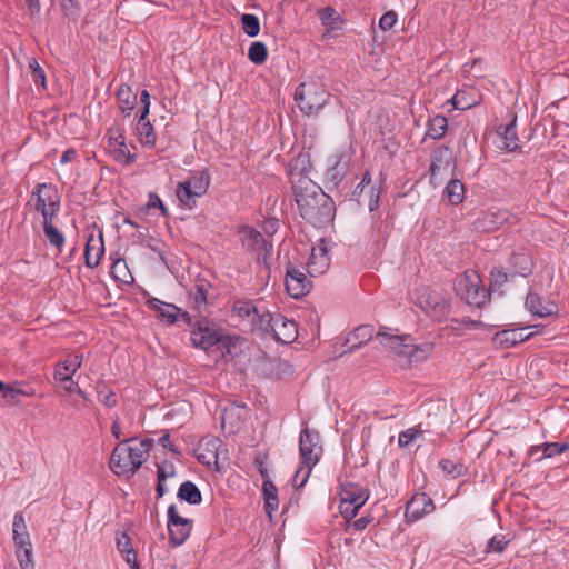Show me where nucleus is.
I'll return each instance as SVG.
<instances>
[{
  "label": "nucleus",
  "instance_id": "nucleus-5",
  "mask_svg": "<svg viewBox=\"0 0 569 569\" xmlns=\"http://www.w3.org/2000/svg\"><path fill=\"white\" fill-rule=\"evenodd\" d=\"M239 233L243 248L257 254V262L262 263L267 269L270 268V256L272 253V242L267 240L257 229L243 226Z\"/></svg>",
  "mask_w": 569,
  "mask_h": 569
},
{
  "label": "nucleus",
  "instance_id": "nucleus-53",
  "mask_svg": "<svg viewBox=\"0 0 569 569\" xmlns=\"http://www.w3.org/2000/svg\"><path fill=\"white\" fill-rule=\"evenodd\" d=\"M510 542V539L505 535H496L493 536L487 543L485 552H496L501 553L506 549L507 545Z\"/></svg>",
  "mask_w": 569,
  "mask_h": 569
},
{
  "label": "nucleus",
  "instance_id": "nucleus-57",
  "mask_svg": "<svg viewBox=\"0 0 569 569\" xmlns=\"http://www.w3.org/2000/svg\"><path fill=\"white\" fill-rule=\"evenodd\" d=\"M14 552L21 569H34L32 548H26Z\"/></svg>",
  "mask_w": 569,
  "mask_h": 569
},
{
  "label": "nucleus",
  "instance_id": "nucleus-39",
  "mask_svg": "<svg viewBox=\"0 0 569 569\" xmlns=\"http://www.w3.org/2000/svg\"><path fill=\"white\" fill-rule=\"evenodd\" d=\"M318 16L328 31L340 29V24L345 22V19L330 6L319 10Z\"/></svg>",
  "mask_w": 569,
  "mask_h": 569
},
{
  "label": "nucleus",
  "instance_id": "nucleus-62",
  "mask_svg": "<svg viewBox=\"0 0 569 569\" xmlns=\"http://www.w3.org/2000/svg\"><path fill=\"white\" fill-rule=\"evenodd\" d=\"M398 16L393 10L385 12L380 20H379V27L383 31L390 30L397 22Z\"/></svg>",
  "mask_w": 569,
  "mask_h": 569
},
{
  "label": "nucleus",
  "instance_id": "nucleus-6",
  "mask_svg": "<svg viewBox=\"0 0 569 569\" xmlns=\"http://www.w3.org/2000/svg\"><path fill=\"white\" fill-rule=\"evenodd\" d=\"M222 331L223 329L217 323L202 317L194 321L193 329L190 332V341L194 348L208 351L217 345Z\"/></svg>",
  "mask_w": 569,
  "mask_h": 569
},
{
  "label": "nucleus",
  "instance_id": "nucleus-37",
  "mask_svg": "<svg viewBox=\"0 0 569 569\" xmlns=\"http://www.w3.org/2000/svg\"><path fill=\"white\" fill-rule=\"evenodd\" d=\"M251 322L252 326L262 333H271L276 322V313L258 309L257 313L252 316Z\"/></svg>",
  "mask_w": 569,
  "mask_h": 569
},
{
  "label": "nucleus",
  "instance_id": "nucleus-33",
  "mask_svg": "<svg viewBox=\"0 0 569 569\" xmlns=\"http://www.w3.org/2000/svg\"><path fill=\"white\" fill-rule=\"evenodd\" d=\"M176 196L180 204L187 209H193L197 204V198L201 197L190 189L189 182H179L176 189Z\"/></svg>",
  "mask_w": 569,
  "mask_h": 569
},
{
  "label": "nucleus",
  "instance_id": "nucleus-20",
  "mask_svg": "<svg viewBox=\"0 0 569 569\" xmlns=\"http://www.w3.org/2000/svg\"><path fill=\"white\" fill-rule=\"evenodd\" d=\"M34 209L41 212L42 219H54L60 211V196L57 188L49 191L46 196H39Z\"/></svg>",
  "mask_w": 569,
  "mask_h": 569
},
{
  "label": "nucleus",
  "instance_id": "nucleus-27",
  "mask_svg": "<svg viewBox=\"0 0 569 569\" xmlns=\"http://www.w3.org/2000/svg\"><path fill=\"white\" fill-rule=\"evenodd\" d=\"M116 97L122 113L130 116L137 103V93L132 91L130 86L122 83L117 89Z\"/></svg>",
  "mask_w": 569,
  "mask_h": 569
},
{
  "label": "nucleus",
  "instance_id": "nucleus-23",
  "mask_svg": "<svg viewBox=\"0 0 569 569\" xmlns=\"http://www.w3.org/2000/svg\"><path fill=\"white\" fill-rule=\"evenodd\" d=\"M526 307L533 315L540 318L557 312V306L551 301H545L538 293L530 291L526 298Z\"/></svg>",
  "mask_w": 569,
  "mask_h": 569
},
{
  "label": "nucleus",
  "instance_id": "nucleus-49",
  "mask_svg": "<svg viewBox=\"0 0 569 569\" xmlns=\"http://www.w3.org/2000/svg\"><path fill=\"white\" fill-rule=\"evenodd\" d=\"M241 27L243 32L249 37H256L260 32V21L256 14L243 13L241 16Z\"/></svg>",
  "mask_w": 569,
  "mask_h": 569
},
{
  "label": "nucleus",
  "instance_id": "nucleus-17",
  "mask_svg": "<svg viewBox=\"0 0 569 569\" xmlns=\"http://www.w3.org/2000/svg\"><path fill=\"white\" fill-rule=\"evenodd\" d=\"M375 336V328L372 325H360L355 328L348 336L343 339L342 347L351 343L347 350H342L340 356L349 352H353L359 349L365 343L369 342Z\"/></svg>",
  "mask_w": 569,
  "mask_h": 569
},
{
  "label": "nucleus",
  "instance_id": "nucleus-50",
  "mask_svg": "<svg viewBox=\"0 0 569 569\" xmlns=\"http://www.w3.org/2000/svg\"><path fill=\"white\" fill-rule=\"evenodd\" d=\"M124 449L131 459V469L133 471H138L142 463L147 460L148 456L146 453V449L132 446H124Z\"/></svg>",
  "mask_w": 569,
  "mask_h": 569
},
{
  "label": "nucleus",
  "instance_id": "nucleus-26",
  "mask_svg": "<svg viewBox=\"0 0 569 569\" xmlns=\"http://www.w3.org/2000/svg\"><path fill=\"white\" fill-rule=\"evenodd\" d=\"M117 549L131 569H139L137 551L131 547V538L127 532H121L117 536Z\"/></svg>",
  "mask_w": 569,
  "mask_h": 569
},
{
  "label": "nucleus",
  "instance_id": "nucleus-24",
  "mask_svg": "<svg viewBox=\"0 0 569 569\" xmlns=\"http://www.w3.org/2000/svg\"><path fill=\"white\" fill-rule=\"evenodd\" d=\"M240 341L239 336L226 333L223 330L216 347L220 351L221 357L228 361L234 359L241 352Z\"/></svg>",
  "mask_w": 569,
  "mask_h": 569
},
{
  "label": "nucleus",
  "instance_id": "nucleus-30",
  "mask_svg": "<svg viewBox=\"0 0 569 569\" xmlns=\"http://www.w3.org/2000/svg\"><path fill=\"white\" fill-rule=\"evenodd\" d=\"M516 122H517V116L513 114L510 123L505 124V126H499L498 130H497L498 134H500L503 138L506 148L509 151H516L519 149V144L517 143L518 136H517V131H516Z\"/></svg>",
  "mask_w": 569,
  "mask_h": 569
},
{
  "label": "nucleus",
  "instance_id": "nucleus-38",
  "mask_svg": "<svg viewBox=\"0 0 569 569\" xmlns=\"http://www.w3.org/2000/svg\"><path fill=\"white\" fill-rule=\"evenodd\" d=\"M43 233L48 239L49 243L61 250L66 242L64 234L53 224V219L42 221Z\"/></svg>",
  "mask_w": 569,
  "mask_h": 569
},
{
  "label": "nucleus",
  "instance_id": "nucleus-54",
  "mask_svg": "<svg viewBox=\"0 0 569 569\" xmlns=\"http://www.w3.org/2000/svg\"><path fill=\"white\" fill-rule=\"evenodd\" d=\"M29 69L31 79L36 84H41L43 89H46V71L39 64L36 58H31L29 60Z\"/></svg>",
  "mask_w": 569,
  "mask_h": 569
},
{
  "label": "nucleus",
  "instance_id": "nucleus-32",
  "mask_svg": "<svg viewBox=\"0 0 569 569\" xmlns=\"http://www.w3.org/2000/svg\"><path fill=\"white\" fill-rule=\"evenodd\" d=\"M177 497L189 505H199L202 501L201 491L196 483L189 480L180 485Z\"/></svg>",
  "mask_w": 569,
  "mask_h": 569
},
{
  "label": "nucleus",
  "instance_id": "nucleus-56",
  "mask_svg": "<svg viewBox=\"0 0 569 569\" xmlns=\"http://www.w3.org/2000/svg\"><path fill=\"white\" fill-rule=\"evenodd\" d=\"M416 350H412V362H420L426 360L433 350L432 342H425L421 345H415Z\"/></svg>",
  "mask_w": 569,
  "mask_h": 569
},
{
  "label": "nucleus",
  "instance_id": "nucleus-3",
  "mask_svg": "<svg viewBox=\"0 0 569 569\" xmlns=\"http://www.w3.org/2000/svg\"><path fill=\"white\" fill-rule=\"evenodd\" d=\"M330 93L317 83H300L295 92V100L306 116L318 114L327 104Z\"/></svg>",
  "mask_w": 569,
  "mask_h": 569
},
{
  "label": "nucleus",
  "instance_id": "nucleus-61",
  "mask_svg": "<svg viewBox=\"0 0 569 569\" xmlns=\"http://www.w3.org/2000/svg\"><path fill=\"white\" fill-rule=\"evenodd\" d=\"M419 433L420 431L413 428L401 431L398 437L399 447L405 448L409 446L418 437Z\"/></svg>",
  "mask_w": 569,
  "mask_h": 569
},
{
  "label": "nucleus",
  "instance_id": "nucleus-8",
  "mask_svg": "<svg viewBox=\"0 0 569 569\" xmlns=\"http://www.w3.org/2000/svg\"><path fill=\"white\" fill-rule=\"evenodd\" d=\"M168 533L169 545L173 548L180 547L189 538L193 520L183 518L178 513L176 505H170L168 508Z\"/></svg>",
  "mask_w": 569,
  "mask_h": 569
},
{
  "label": "nucleus",
  "instance_id": "nucleus-25",
  "mask_svg": "<svg viewBox=\"0 0 569 569\" xmlns=\"http://www.w3.org/2000/svg\"><path fill=\"white\" fill-rule=\"evenodd\" d=\"M211 283L207 280H198L189 290L188 297L192 309L201 310L208 303V292Z\"/></svg>",
  "mask_w": 569,
  "mask_h": 569
},
{
  "label": "nucleus",
  "instance_id": "nucleus-14",
  "mask_svg": "<svg viewBox=\"0 0 569 569\" xmlns=\"http://www.w3.org/2000/svg\"><path fill=\"white\" fill-rule=\"evenodd\" d=\"M508 263V270L510 271L511 277H527L532 272L535 267L531 252L525 247L513 251L509 257Z\"/></svg>",
  "mask_w": 569,
  "mask_h": 569
},
{
  "label": "nucleus",
  "instance_id": "nucleus-13",
  "mask_svg": "<svg viewBox=\"0 0 569 569\" xmlns=\"http://www.w3.org/2000/svg\"><path fill=\"white\" fill-rule=\"evenodd\" d=\"M349 170V160L340 157L336 162L327 169L325 173V186L328 190L337 189L342 193L347 189V183L343 179Z\"/></svg>",
  "mask_w": 569,
  "mask_h": 569
},
{
  "label": "nucleus",
  "instance_id": "nucleus-52",
  "mask_svg": "<svg viewBox=\"0 0 569 569\" xmlns=\"http://www.w3.org/2000/svg\"><path fill=\"white\" fill-rule=\"evenodd\" d=\"M412 350H416L415 343L412 342V338L410 336L403 335L401 339V345L397 347L393 352L397 357H403L408 362H412Z\"/></svg>",
  "mask_w": 569,
  "mask_h": 569
},
{
  "label": "nucleus",
  "instance_id": "nucleus-4",
  "mask_svg": "<svg viewBox=\"0 0 569 569\" xmlns=\"http://www.w3.org/2000/svg\"><path fill=\"white\" fill-rule=\"evenodd\" d=\"M417 306L436 321H443L450 313V301L428 286L416 289Z\"/></svg>",
  "mask_w": 569,
  "mask_h": 569
},
{
  "label": "nucleus",
  "instance_id": "nucleus-22",
  "mask_svg": "<svg viewBox=\"0 0 569 569\" xmlns=\"http://www.w3.org/2000/svg\"><path fill=\"white\" fill-rule=\"evenodd\" d=\"M527 329L528 327L520 329H505L496 332L492 340L496 345L500 347L510 348L522 341L528 340L533 336L532 332L523 335V331Z\"/></svg>",
  "mask_w": 569,
  "mask_h": 569
},
{
  "label": "nucleus",
  "instance_id": "nucleus-28",
  "mask_svg": "<svg viewBox=\"0 0 569 569\" xmlns=\"http://www.w3.org/2000/svg\"><path fill=\"white\" fill-rule=\"evenodd\" d=\"M539 451H542V455L536 458V461L538 462L567 451V443L546 442L542 445L531 446L528 453L530 457H535Z\"/></svg>",
  "mask_w": 569,
  "mask_h": 569
},
{
  "label": "nucleus",
  "instance_id": "nucleus-46",
  "mask_svg": "<svg viewBox=\"0 0 569 569\" xmlns=\"http://www.w3.org/2000/svg\"><path fill=\"white\" fill-rule=\"evenodd\" d=\"M382 329L383 328H381L376 333V338L386 350L393 353L396 351L397 347H399L401 345V339L403 338V336L391 335Z\"/></svg>",
  "mask_w": 569,
  "mask_h": 569
},
{
  "label": "nucleus",
  "instance_id": "nucleus-10",
  "mask_svg": "<svg viewBox=\"0 0 569 569\" xmlns=\"http://www.w3.org/2000/svg\"><path fill=\"white\" fill-rule=\"evenodd\" d=\"M299 453L303 466H316L322 453L320 433L307 425L300 432Z\"/></svg>",
  "mask_w": 569,
  "mask_h": 569
},
{
  "label": "nucleus",
  "instance_id": "nucleus-19",
  "mask_svg": "<svg viewBox=\"0 0 569 569\" xmlns=\"http://www.w3.org/2000/svg\"><path fill=\"white\" fill-rule=\"evenodd\" d=\"M103 253L104 244L102 232L100 231L97 237L93 233H90L87 238L84 248L86 266L90 269L98 267Z\"/></svg>",
  "mask_w": 569,
  "mask_h": 569
},
{
  "label": "nucleus",
  "instance_id": "nucleus-48",
  "mask_svg": "<svg viewBox=\"0 0 569 569\" xmlns=\"http://www.w3.org/2000/svg\"><path fill=\"white\" fill-rule=\"evenodd\" d=\"M174 473H176V469H174L173 465H170V471L169 472L167 471V469L164 467V463L157 466V479H158V482H157V486H156L157 499H160V498H162L166 495L167 488L164 486V481L169 477H173Z\"/></svg>",
  "mask_w": 569,
  "mask_h": 569
},
{
  "label": "nucleus",
  "instance_id": "nucleus-18",
  "mask_svg": "<svg viewBox=\"0 0 569 569\" xmlns=\"http://www.w3.org/2000/svg\"><path fill=\"white\" fill-rule=\"evenodd\" d=\"M109 468L119 477L126 476L130 478L137 472L131 469V459L122 443L114 447L110 457Z\"/></svg>",
  "mask_w": 569,
  "mask_h": 569
},
{
  "label": "nucleus",
  "instance_id": "nucleus-55",
  "mask_svg": "<svg viewBox=\"0 0 569 569\" xmlns=\"http://www.w3.org/2000/svg\"><path fill=\"white\" fill-rule=\"evenodd\" d=\"M313 466H303L301 463L300 468L296 471L293 478H292V486L295 487L296 490H299L300 488H302L310 473H311V469H312Z\"/></svg>",
  "mask_w": 569,
  "mask_h": 569
},
{
  "label": "nucleus",
  "instance_id": "nucleus-59",
  "mask_svg": "<svg viewBox=\"0 0 569 569\" xmlns=\"http://www.w3.org/2000/svg\"><path fill=\"white\" fill-rule=\"evenodd\" d=\"M361 507L362 506L349 505V503H342V502L339 503V511H340L341 516L343 517V519L348 522V526L350 525V522L353 521V518L358 515Z\"/></svg>",
  "mask_w": 569,
  "mask_h": 569
},
{
  "label": "nucleus",
  "instance_id": "nucleus-12",
  "mask_svg": "<svg viewBox=\"0 0 569 569\" xmlns=\"http://www.w3.org/2000/svg\"><path fill=\"white\" fill-rule=\"evenodd\" d=\"M435 508L433 500L427 493H416L406 505V521L416 522L423 516L431 513Z\"/></svg>",
  "mask_w": 569,
  "mask_h": 569
},
{
  "label": "nucleus",
  "instance_id": "nucleus-1",
  "mask_svg": "<svg viewBox=\"0 0 569 569\" xmlns=\"http://www.w3.org/2000/svg\"><path fill=\"white\" fill-rule=\"evenodd\" d=\"M300 216L316 228H326L335 219L332 198L307 177H300L292 186Z\"/></svg>",
  "mask_w": 569,
  "mask_h": 569
},
{
  "label": "nucleus",
  "instance_id": "nucleus-40",
  "mask_svg": "<svg viewBox=\"0 0 569 569\" xmlns=\"http://www.w3.org/2000/svg\"><path fill=\"white\" fill-rule=\"evenodd\" d=\"M183 182L190 183V189L197 191L198 194L203 196L207 193L210 184V176L208 170L196 171L190 178Z\"/></svg>",
  "mask_w": 569,
  "mask_h": 569
},
{
  "label": "nucleus",
  "instance_id": "nucleus-16",
  "mask_svg": "<svg viewBox=\"0 0 569 569\" xmlns=\"http://www.w3.org/2000/svg\"><path fill=\"white\" fill-rule=\"evenodd\" d=\"M340 502L363 506L369 499L370 492L359 483L346 481L339 485Z\"/></svg>",
  "mask_w": 569,
  "mask_h": 569
},
{
  "label": "nucleus",
  "instance_id": "nucleus-64",
  "mask_svg": "<svg viewBox=\"0 0 569 569\" xmlns=\"http://www.w3.org/2000/svg\"><path fill=\"white\" fill-rule=\"evenodd\" d=\"M375 517L368 512L365 516L353 520L350 522L349 528H352L355 531H362L367 528L368 525L373 522Z\"/></svg>",
  "mask_w": 569,
  "mask_h": 569
},
{
  "label": "nucleus",
  "instance_id": "nucleus-47",
  "mask_svg": "<svg viewBox=\"0 0 569 569\" xmlns=\"http://www.w3.org/2000/svg\"><path fill=\"white\" fill-rule=\"evenodd\" d=\"M439 467L452 479L462 477L468 472V468L463 463L455 462L450 459H441L439 461Z\"/></svg>",
  "mask_w": 569,
  "mask_h": 569
},
{
  "label": "nucleus",
  "instance_id": "nucleus-31",
  "mask_svg": "<svg viewBox=\"0 0 569 569\" xmlns=\"http://www.w3.org/2000/svg\"><path fill=\"white\" fill-rule=\"evenodd\" d=\"M83 360V356L81 353H70L66 359L60 360L54 368V373L58 371L61 372V376L73 377L77 370L81 367Z\"/></svg>",
  "mask_w": 569,
  "mask_h": 569
},
{
  "label": "nucleus",
  "instance_id": "nucleus-63",
  "mask_svg": "<svg viewBox=\"0 0 569 569\" xmlns=\"http://www.w3.org/2000/svg\"><path fill=\"white\" fill-rule=\"evenodd\" d=\"M267 460H268V455L267 453H263V452H259L254 457V466L257 467L260 476L262 477V479H270L269 478V471L266 467V463H267Z\"/></svg>",
  "mask_w": 569,
  "mask_h": 569
},
{
  "label": "nucleus",
  "instance_id": "nucleus-9",
  "mask_svg": "<svg viewBox=\"0 0 569 569\" xmlns=\"http://www.w3.org/2000/svg\"><path fill=\"white\" fill-rule=\"evenodd\" d=\"M284 286L291 298L300 299L310 292L312 282L306 276L303 266H296L288 261L286 264Z\"/></svg>",
  "mask_w": 569,
  "mask_h": 569
},
{
  "label": "nucleus",
  "instance_id": "nucleus-60",
  "mask_svg": "<svg viewBox=\"0 0 569 569\" xmlns=\"http://www.w3.org/2000/svg\"><path fill=\"white\" fill-rule=\"evenodd\" d=\"M14 551L32 548L29 533H19L18 530H12Z\"/></svg>",
  "mask_w": 569,
  "mask_h": 569
},
{
  "label": "nucleus",
  "instance_id": "nucleus-7",
  "mask_svg": "<svg viewBox=\"0 0 569 569\" xmlns=\"http://www.w3.org/2000/svg\"><path fill=\"white\" fill-rule=\"evenodd\" d=\"M516 219L517 217L508 209L492 207L480 212L472 222V227L478 232H493L507 223L512 224Z\"/></svg>",
  "mask_w": 569,
  "mask_h": 569
},
{
  "label": "nucleus",
  "instance_id": "nucleus-58",
  "mask_svg": "<svg viewBox=\"0 0 569 569\" xmlns=\"http://www.w3.org/2000/svg\"><path fill=\"white\" fill-rule=\"evenodd\" d=\"M61 9L68 18L77 19L80 14V4L78 0H61Z\"/></svg>",
  "mask_w": 569,
  "mask_h": 569
},
{
  "label": "nucleus",
  "instance_id": "nucleus-15",
  "mask_svg": "<svg viewBox=\"0 0 569 569\" xmlns=\"http://www.w3.org/2000/svg\"><path fill=\"white\" fill-rule=\"evenodd\" d=\"M271 336L280 343H291L298 337V325L295 320H289L280 312H276V322Z\"/></svg>",
  "mask_w": 569,
  "mask_h": 569
},
{
  "label": "nucleus",
  "instance_id": "nucleus-29",
  "mask_svg": "<svg viewBox=\"0 0 569 569\" xmlns=\"http://www.w3.org/2000/svg\"><path fill=\"white\" fill-rule=\"evenodd\" d=\"M262 496L264 500V511L271 517L272 512L278 509V489L271 479H264L262 482Z\"/></svg>",
  "mask_w": 569,
  "mask_h": 569
},
{
  "label": "nucleus",
  "instance_id": "nucleus-2",
  "mask_svg": "<svg viewBox=\"0 0 569 569\" xmlns=\"http://www.w3.org/2000/svg\"><path fill=\"white\" fill-rule=\"evenodd\" d=\"M453 290L469 306L481 308L490 298L488 289L481 286V280L476 271H465L455 279Z\"/></svg>",
  "mask_w": 569,
  "mask_h": 569
},
{
  "label": "nucleus",
  "instance_id": "nucleus-43",
  "mask_svg": "<svg viewBox=\"0 0 569 569\" xmlns=\"http://www.w3.org/2000/svg\"><path fill=\"white\" fill-rule=\"evenodd\" d=\"M96 390L98 393L99 401L103 403L107 408H113L118 405V399L114 391L110 389L104 381H98L96 385Z\"/></svg>",
  "mask_w": 569,
  "mask_h": 569
},
{
  "label": "nucleus",
  "instance_id": "nucleus-21",
  "mask_svg": "<svg viewBox=\"0 0 569 569\" xmlns=\"http://www.w3.org/2000/svg\"><path fill=\"white\" fill-rule=\"evenodd\" d=\"M147 307L157 312V318L169 325L177 322L181 309L173 303H167L158 298L151 297L146 302Z\"/></svg>",
  "mask_w": 569,
  "mask_h": 569
},
{
  "label": "nucleus",
  "instance_id": "nucleus-51",
  "mask_svg": "<svg viewBox=\"0 0 569 569\" xmlns=\"http://www.w3.org/2000/svg\"><path fill=\"white\" fill-rule=\"evenodd\" d=\"M258 307H256L251 301H242L237 300L233 303L232 311L239 316L240 318H250L257 313Z\"/></svg>",
  "mask_w": 569,
  "mask_h": 569
},
{
  "label": "nucleus",
  "instance_id": "nucleus-11",
  "mask_svg": "<svg viewBox=\"0 0 569 569\" xmlns=\"http://www.w3.org/2000/svg\"><path fill=\"white\" fill-rule=\"evenodd\" d=\"M367 187H369L368 208L372 212L379 206L380 190L376 188V186L371 184V173L369 171H366L363 173L360 182H358L352 190H350V188L347 186V189L339 194L342 196L345 200L355 201L357 204L360 206L362 203V193Z\"/></svg>",
  "mask_w": 569,
  "mask_h": 569
},
{
  "label": "nucleus",
  "instance_id": "nucleus-41",
  "mask_svg": "<svg viewBox=\"0 0 569 569\" xmlns=\"http://www.w3.org/2000/svg\"><path fill=\"white\" fill-rule=\"evenodd\" d=\"M445 197L451 204H459L465 198V186L458 179H451L443 191Z\"/></svg>",
  "mask_w": 569,
  "mask_h": 569
},
{
  "label": "nucleus",
  "instance_id": "nucleus-45",
  "mask_svg": "<svg viewBox=\"0 0 569 569\" xmlns=\"http://www.w3.org/2000/svg\"><path fill=\"white\" fill-rule=\"evenodd\" d=\"M248 59L254 64H262L268 59V48L262 41H254L248 49Z\"/></svg>",
  "mask_w": 569,
  "mask_h": 569
},
{
  "label": "nucleus",
  "instance_id": "nucleus-42",
  "mask_svg": "<svg viewBox=\"0 0 569 569\" xmlns=\"http://www.w3.org/2000/svg\"><path fill=\"white\" fill-rule=\"evenodd\" d=\"M509 277H511L509 270L507 272L502 267H493L490 271V283L488 289L490 295L496 291H499V293L502 295L500 289L509 281Z\"/></svg>",
  "mask_w": 569,
  "mask_h": 569
},
{
  "label": "nucleus",
  "instance_id": "nucleus-35",
  "mask_svg": "<svg viewBox=\"0 0 569 569\" xmlns=\"http://www.w3.org/2000/svg\"><path fill=\"white\" fill-rule=\"evenodd\" d=\"M137 132L140 136V141L143 146L148 148L154 147L157 137L153 126L148 120V117L142 119V114H140L137 123Z\"/></svg>",
  "mask_w": 569,
  "mask_h": 569
},
{
  "label": "nucleus",
  "instance_id": "nucleus-34",
  "mask_svg": "<svg viewBox=\"0 0 569 569\" xmlns=\"http://www.w3.org/2000/svg\"><path fill=\"white\" fill-rule=\"evenodd\" d=\"M448 129V120L445 116L437 114L427 122L426 137L433 140L441 139Z\"/></svg>",
  "mask_w": 569,
  "mask_h": 569
},
{
  "label": "nucleus",
  "instance_id": "nucleus-36",
  "mask_svg": "<svg viewBox=\"0 0 569 569\" xmlns=\"http://www.w3.org/2000/svg\"><path fill=\"white\" fill-rule=\"evenodd\" d=\"M328 254H318L317 250H311L309 260L307 262V272L311 277L322 274L329 267Z\"/></svg>",
  "mask_w": 569,
  "mask_h": 569
},
{
  "label": "nucleus",
  "instance_id": "nucleus-44",
  "mask_svg": "<svg viewBox=\"0 0 569 569\" xmlns=\"http://www.w3.org/2000/svg\"><path fill=\"white\" fill-rule=\"evenodd\" d=\"M110 154L112 156L114 161H117V162H119L121 164H124V166H129V164L133 163L136 161V159H137V154L136 153H131L128 150V147H127V143H126V138L122 139L120 146H118L117 148L111 149Z\"/></svg>",
  "mask_w": 569,
  "mask_h": 569
}]
</instances>
